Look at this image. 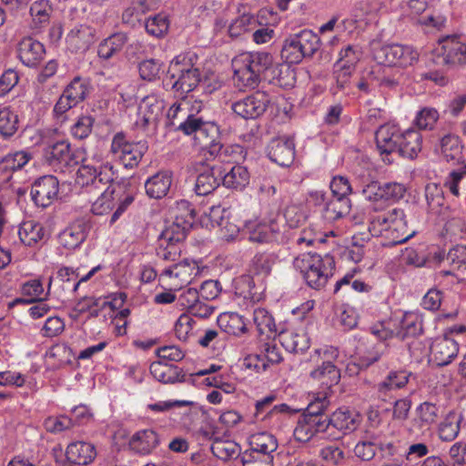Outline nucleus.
<instances>
[{
	"label": "nucleus",
	"mask_w": 466,
	"mask_h": 466,
	"mask_svg": "<svg viewBox=\"0 0 466 466\" xmlns=\"http://www.w3.org/2000/svg\"><path fill=\"white\" fill-rule=\"evenodd\" d=\"M368 229L372 237L381 238L383 246L402 244L415 235V230L409 229L406 215L401 208L370 217Z\"/></svg>",
	"instance_id": "nucleus-1"
},
{
	"label": "nucleus",
	"mask_w": 466,
	"mask_h": 466,
	"mask_svg": "<svg viewBox=\"0 0 466 466\" xmlns=\"http://www.w3.org/2000/svg\"><path fill=\"white\" fill-rule=\"evenodd\" d=\"M273 63L269 53H242L232 59L233 81L239 89L254 88L260 80V75Z\"/></svg>",
	"instance_id": "nucleus-2"
},
{
	"label": "nucleus",
	"mask_w": 466,
	"mask_h": 466,
	"mask_svg": "<svg viewBox=\"0 0 466 466\" xmlns=\"http://www.w3.org/2000/svg\"><path fill=\"white\" fill-rule=\"evenodd\" d=\"M293 266L309 287L319 290L333 276L335 260L329 254L321 256L309 252L298 256L293 261Z\"/></svg>",
	"instance_id": "nucleus-3"
},
{
	"label": "nucleus",
	"mask_w": 466,
	"mask_h": 466,
	"mask_svg": "<svg viewBox=\"0 0 466 466\" xmlns=\"http://www.w3.org/2000/svg\"><path fill=\"white\" fill-rule=\"evenodd\" d=\"M191 62L192 56L188 54H180L170 62L166 85L180 95L193 91L200 83L199 70Z\"/></svg>",
	"instance_id": "nucleus-4"
},
{
	"label": "nucleus",
	"mask_w": 466,
	"mask_h": 466,
	"mask_svg": "<svg viewBox=\"0 0 466 466\" xmlns=\"http://www.w3.org/2000/svg\"><path fill=\"white\" fill-rule=\"evenodd\" d=\"M133 201L132 194L124 192L120 185L110 184L92 203L91 212L96 216H104L116 207L109 220V224L113 225Z\"/></svg>",
	"instance_id": "nucleus-5"
},
{
	"label": "nucleus",
	"mask_w": 466,
	"mask_h": 466,
	"mask_svg": "<svg viewBox=\"0 0 466 466\" xmlns=\"http://www.w3.org/2000/svg\"><path fill=\"white\" fill-rule=\"evenodd\" d=\"M386 328L372 329V333L380 339L395 336L400 339L420 335L423 329L422 314L419 311H407L400 317L395 316Z\"/></svg>",
	"instance_id": "nucleus-6"
},
{
	"label": "nucleus",
	"mask_w": 466,
	"mask_h": 466,
	"mask_svg": "<svg viewBox=\"0 0 466 466\" xmlns=\"http://www.w3.org/2000/svg\"><path fill=\"white\" fill-rule=\"evenodd\" d=\"M373 59L389 66H412L419 57V54L411 46L398 44L383 45L380 41L373 40L370 44Z\"/></svg>",
	"instance_id": "nucleus-7"
},
{
	"label": "nucleus",
	"mask_w": 466,
	"mask_h": 466,
	"mask_svg": "<svg viewBox=\"0 0 466 466\" xmlns=\"http://www.w3.org/2000/svg\"><path fill=\"white\" fill-rule=\"evenodd\" d=\"M319 45V35L311 30L304 29L286 39L282 56L290 64H298L304 57L312 56Z\"/></svg>",
	"instance_id": "nucleus-8"
},
{
	"label": "nucleus",
	"mask_w": 466,
	"mask_h": 466,
	"mask_svg": "<svg viewBox=\"0 0 466 466\" xmlns=\"http://www.w3.org/2000/svg\"><path fill=\"white\" fill-rule=\"evenodd\" d=\"M147 148L146 141H130L120 132L113 137L110 152L126 168H134L138 166Z\"/></svg>",
	"instance_id": "nucleus-9"
},
{
	"label": "nucleus",
	"mask_w": 466,
	"mask_h": 466,
	"mask_svg": "<svg viewBox=\"0 0 466 466\" xmlns=\"http://www.w3.org/2000/svg\"><path fill=\"white\" fill-rule=\"evenodd\" d=\"M441 63L449 66H463L466 64V45L458 35H447L439 40L434 49Z\"/></svg>",
	"instance_id": "nucleus-10"
},
{
	"label": "nucleus",
	"mask_w": 466,
	"mask_h": 466,
	"mask_svg": "<svg viewBox=\"0 0 466 466\" xmlns=\"http://www.w3.org/2000/svg\"><path fill=\"white\" fill-rule=\"evenodd\" d=\"M115 178L114 167L106 162L97 168L91 164L83 163L77 170L76 183L81 187H94L99 188V185H106Z\"/></svg>",
	"instance_id": "nucleus-11"
},
{
	"label": "nucleus",
	"mask_w": 466,
	"mask_h": 466,
	"mask_svg": "<svg viewBox=\"0 0 466 466\" xmlns=\"http://www.w3.org/2000/svg\"><path fill=\"white\" fill-rule=\"evenodd\" d=\"M361 56L362 51L359 46L349 45L340 50L334 66L335 77L339 87L344 88L347 86Z\"/></svg>",
	"instance_id": "nucleus-12"
},
{
	"label": "nucleus",
	"mask_w": 466,
	"mask_h": 466,
	"mask_svg": "<svg viewBox=\"0 0 466 466\" xmlns=\"http://www.w3.org/2000/svg\"><path fill=\"white\" fill-rule=\"evenodd\" d=\"M398 83L399 77L392 74L391 66L377 63L363 73L361 80L358 83V88L368 93L370 86L391 88Z\"/></svg>",
	"instance_id": "nucleus-13"
},
{
	"label": "nucleus",
	"mask_w": 466,
	"mask_h": 466,
	"mask_svg": "<svg viewBox=\"0 0 466 466\" xmlns=\"http://www.w3.org/2000/svg\"><path fill=\"white\" fill-rule=\"evenodd\" d=\"M244 234L251 242L268 244L279 241L281 238L279 225L274 221L248 220L244 224Z\"/></svg>",
	"instance_id": "nucleus-14"
},
{
	"label": "nucleus",
	"mask_w": 466,
	"mask_h": 466,
	"mask_svg": "<svg viewBox=\"0 0 466 466\" xmlns=\"http://www.w3.org/2000/svg\"><path fill=\"white\" fill-rule=\"evenodd\" d=\"M268 103V96L258 91L234 102L231 108L244 119H255L266 111Z\"/></svg>",
	"instance_id": "nucleus-15"
},
{
	"label": "nucleus",
	"mask_w": 466,
	"mask_h": 466,
	"mask_svg": "<svg viewBox=\"0 0 466 466\" xmlns=\"http://www.w3.org/2000/svg\"><path fill=\"white\" fill-rule=\"evenodd\" d=\"M165 101L157 95L145 96L139 103L136 125L141 128L156 126L162 116Z\"/></svg>",
	"instance_id": "nucleus-16"
},
{
	"label": "nucleus",
	"mask_w": 466,
	"mask_h": 466,
	"mask_svg": "<svg viewBox=\"0 0 466 466\" xmlns=\"http://www.w3.org/2000/svg\"><path fill=\"white\" fill-rule=\"evenodd\" d=\"M58 180L54 176H44L35 181L31 187V198L38 207L46 208L57 198Z\"/></svg>",
	"instance_id": "nucleus-17"
},
{
	"label": "nucleus",
	"mask_w": 466,
	"mask_h": 466,
	"mask_svg": "<svg viewBox=\"0 0 466 466\" xmlns=\"http://www.w3.org/2000/svg\"><path fill=\"white\" fill-rule=\"evenodd\" d=\"M199 273L200 269L196 261L184 260L166 268L161 276L172 280L171 284L176 289H180L189 284Z\"/></svg>",
	"instance_id": "nucleus-18"
},
{
	"label": "nucleus",
	"mask_w": 466,
	"mask_h": 466,
	"mask_svg": "<svg viewBox=\"0 0 466 466\" xmlns=\"http://www.w3.org/2000/svg\"><path fill=\"white\" fill-rule=\"evenodd\" d=\"M178 208L186 210L187 214L182 218H177V221H173L167 225L161 232L164 237H170L175 242L179 243L186 238L187 231L192 227L195 221V211L191 208V205L187 200H180L178 202Z\"/></svg>",
	"instance_id": "nucleus-19"
},
{
	"label": "nucleus",
	"mask_w": 466,
	"mask_h": 466,
	"mask_svg": "<svg viewBox=\"0 0 466 466\" xmlns=\"http://www.w3.org/2000/svg\"><path fill=\"white\" fill-rule=\"evenodd\" d=\"M326 431H329V423L326 418L302 415L298 420L293 435L296 441L307 442L317 433Z\"/></svg>",
	"instance_id": "nucleus-20"
},
{
	"label": "nucleus",
	"mask_w": 466,
	"mask_h": 466,
	"mask_svg": "<svg viewBox=\"0 0 466 466\" xmlns=\"http://www.w3.org/2000/svg\"><path fill=\"white\" fill-rule=\"evenodd\" d=\"M52 278L49 279L47 290L45 291L42 281L39 279H32L21 284L20 293L22 298L14 299L10 306L18 304L28 305L36 301H46L50 294Z\"/></svg>",
	"instance_id": "nucleus-21"
},
{
	"label": "nucleus",
	"mask_w": 466,
	"mask_h": 466,
	"mask_svg": "<svg viewBox=\"0 0 466 466\" xmlns=\"http://www.w3.org/2000/svg\"><path fill=\"white\" fill-rule=\"evenodd\" d=\"M459 352L457 341L447 336L437 338L431 346V360L437 366L450 364Z\"/></svg>",
	"instance_id": "nucleus-22"
},
{
	"label": "nucleus",
	"mask_w": 466,
	"mask_h": 466,
	"mask_svg": "<svg viewBox=\"0 0 466 466\" xmlns=\"http://www.w3.org/2000/svg\"><path fill=\"white\" fill-rule=\"evenodd\" d=\"M88 227L84 220H76L58 235V242L66 249L79 248L87 237Z\"/></svg>",
	"instance_id": "nucleus-23"
},
{
	"label": "nucleus",
	"mask_w": 466,
	"mask_h": 466,
	"mask_svg": "<svg viewBox=\"0 0 466 466\" xmlns=\"http://www.w3.org/2000/svg\"><path fill=\"white\" fill-rule=\"evenodd\" d=\"M327 422L329 423V431L333 428L341 434H347L354 431L359 427L360 415L355 410L339 408L327 419Z\"/></svg>",
	"instance_id": "nucleus-24"
},
{
	"label": "nucleus",
	"mask_w": 466,
	"mask_h": 466,
	"mask_svg": "<svg viewBox=\"0 0 466 466\" xmlns=\"http://www.w3.org/2000/svg\"><path fill=\"white\" fill-rule=\"evenodd\" d=\"M268 157L281 167H289L295 158V143L292 138H278L271 142Z\"/></svg>",
	"instance_id": "nucleus-25"
},
{
	"label": "nucleus",
	"mask_w": 466,
	"mask_h": 466,
	"mask_svg": "<svg viewBox=\"0 0 466 466\" xmlns=\"http://www.w3.org/2000/svg\"><path fill=\"white\" fill-rule=\"evenodd\" d=\"M224 171L218 166H207L198 175L195 191L199 196H206L213 192L222 182Z\"/></svg>",
	"instance_id": "nucleus-26"
},
{
	"label": "nucleus",
	"mask_w": 466,
	"mask_h": 466,
	"mask_svg": "<svg viewBox=\"0 0 466 466\" xmlns=\"http://www.w3.org/2000/svg\"><path fill=\"white\" fill-rule=\"evenodd\" d=\"M159 444V437L152 429H144L135 432L129 439L128 445L136 453L147 455Z\"/></svg>",
	"instance_id": "nucleus-27"
},
{
	"label": "nucleus",
	"mask_w": 466,
	"mask_h": 466,
	"mask_svg": "<svg viewBox=\"0 0 466 466\" xmlns=\"http://www.w3.org/2000/svg\"><path fill=\"white\" fill-rule=\"evenodd\" d=\"M66 457L72 463L87 465L96 457V451L90 442L82 441H73L66 447Z\"/></svg>",
	"instance_id": "nucleus-28"
},
{
	"label": "nucleus",
	"mask_w": 466,
	"mask_h": 466,
	"mask_svg": "<svg viewBox=\"0 0 466 466\" xmlns=\"http://www.w3.org/2000/svg\"><path fill=\"white\" fill-rule=\"evenodd\" d=\"M398 152L408 158H415L422 148V137L419 130L410 127L400 134Z\"/></svg>",
	"instance_id": "nucleus-29"
},
{
	"label": "nucleus",
	"mask_w": 466,
	"mask_h": 466,
	"mask_svg": "<svg viewBox=\"0 0 466 466\" xmlns=\"http://www.w3.org/2000/svg\"><path fill=\"white\" fill-rule=\"evenodd\" d=\"M400 131L390 124L381 126L376 132V144L381 154L398 151Z\"/></svg>",
	"instance_id": "nucleus-30"
},
{
	"label": "nucleus",
	"mask_w": 466,
	"mask_h": 466,
	"mask_svg": "<svg viewBox=\"0 0 466 466\" xmlns=\"http://www.w3.org/2000/svg\"><path fill=\"white\" fill-rule=\"evenodd\" d=\"M411 373L405 370H391L376 385V390L380 398L388 396L394 390L404 388L409 382Z\"/></svg>",
	"instance_id": "nucleus-31"
},
{
	"label": "nucleus",
	"mask_w": 466,
	"mask_h": 466,
	"mask_svg": "<svg viewBox=\"0 0 466 466\" xmlns=\"http://www.w3.org/2000/svg\"><path fill=\"white\" fill-rule=\"evenodd\" d=\"M45 53L44 46L37 40L26 37L18 46V56L27 66H35L42 59Z\"/></svg>",
	"instance_id": "nucleus-32"
},
{
	"label": "nucleus",
	"mask_w": 466,
	"mask_h": 466,
	"mask_svg": "<svg viewBox=\"0 0 466 466\" xmlns=\"http://www.w3.org/2000/svg\"><path fill=\"white\" fill-rule=\"evenodd\" d=\"M172 184V173L160 171L148 177L145 182L147 195L151 198H161L165 197Z\"/></svg>",
	"instance_id": "nucleus-33"
},
{
	"label": "nucleus",
	"mask_w": 466,
	"mask_h": 466,
	"mask_svg": "<svg viewBox=\"0 0 466 466\" xmlns=\"http://www.w3.org/2000/svg\"><path fill=\"white\" fill-rule=\"evenodd\" d=\"M463 420L461 413L450 410L438 425V436L442 441H452L457 438L461 431V423Z\"/></svg>",
	"instance_id": "nucleus-34"
},
{
	"label": "nucleus",
	"mask_w": 466,
	"mask_h": 466,
	"mask_svg": "<svg viewBox=\"0 0 466 466\" xmlns=\"http://www.w3.org/2000/svg\"><path fill=\"white\" fill-rule=\"evenodd\" d=\"M279 342L289 352H304L309 348V339L303 330L287 329L279 334Z\"/></svg>",
	"instance_id": "nucleus-35"
},
{
	"label": "nucleus",
	"mask_w": 466,
	"mask_h": 466,
	"mask_svg": "<svg viewBox=\"0 0 466 466\" xmlns=\"http://www.w3.org/2000/svg\"><path fill=\"white\" fill-rule=\"evenodd\" d=\"M250 452L259 453L260 456H268L271 461L279 447L276 437L268 432L253 434L249 439Z\"/></svg>",
	"instance_id": "nucleus-36"
},
{
	"label": "nucleus",
	"mask_w": 466,
	"mask_h": 466,
	"mask_svg": "<svg viewBox=\"0 0 466 466\" xmlns=\"http://www.w3.org/2000/svg\"><path fill=\"white\" fill-rule=\"evenodd\" d=\"M350 200L349 198H341L332 195L328 199L326 206L321 209L322 218L328 222H334L350 211Z\"/></svg>",
	"instance_id": "nucleus-37"
},
{
	"label": "nucleus",
	"mask_w": 466,
	"mask_h": 466,
	"mask_svg": "<svg viewBox=\"0 0 466 466\" xmlns=\"http://www.w3.org/2000/svg\"><path fill=\"white\" fill-rule=\"evenodd\" d=\"M222 183L228 188L243 190L250 182V174L242 165H234L228 172L222 174Z\"/></svg>",
	"instance_id": "nucleus-38"
},
{
	"label": "nucleus",
	"mask_w": 466,
	"mask_h": 466,
	"mask_svg": "<svg viewBox=\"0 0 466 466\" xmlns=\"http://www.w3.org/2000/svg\"><path fill=\"white\" fill-rule=\"evenodd\" d=\"M209 157L214 159L217 158L221 163L237 165L245 158V151L239 145H222L219 142V144L213 146Z\"/></svg>",
	"instance_id": "nucleus-39"
},
{
	"label": "nucleus",
	"mask_w": 466,
	"mask_h": 466,
	"mask_svg": "<svg viewBox=\"0 0 466 466\" xmlns=\"http://www.w3.org/2000/svg\"><path fill=\"white\" fill-rule=\"evenodd\" d=\"M219 128L212 122L204 124L195 136V143L203 152L211 154L213 146L219 144Z\"/></svg>",
	"instance_id": "nucleus-40"
},
{
	"label": "nucleus",
	"mask_w": 466,
	"mask_h": 466,
	"mask_svg": "<svg viewBox=\"0 0 466 466\" xmlns=\"http://www.w3.org/2000/svg\"><path fill=\"white\" fill-rule=\"evenodd\" d=\"M17 235L24 245L32 247L44 238L46 230L41 223L35 220H27L20 225Z\"/></svg>",
	"instance_id": "nucleus-41"
},
{
	"label": "nucleus",
	"mask_w": 466,
	"mask_h": 466,
	"mask_svg": "<svg viewBox=\"0 0 466 466\" xmlns=\"http://www.w3.org/2000/svg\"><path fill=\"white\" fill-rule=\"evenodd\" d=\"M309 376L311 379L329 388L339 383L340 372L331 361L323 360L320 365L310 371Z\"/></svg>",
	"instance_id": "nucleus-42"
},
{
	"label": "nucleus",
	"mask_w": 466,
	"mask_h": 466,
	"mask_svg": "<svg viewBox=\"0 0 466 466\" xmlns=\"http://www.w3.org/2000/svg\"><path fill=\"white\" fill-rule=\"evenodd\" d=\"M218 327L226 333L240 336L247 332V323L243 317L235 312L221 313L217 319Z\"/></svg>",
	"instance_id": "nucleus-43"
},
{
	"label": "nucleus",
	"mask_w": 466,
	"mask_h": 466,
	"mask_svg": "<svg viewBox=\"0 0 466 466\" xmlns=\"http://www.w3.org/2000/svg\"><path fill=\"white\" fill-rule=\"evenodd\" d=\"M29 12L32 27L40 30L49 24L53 7L49 0H35L32 3Z\"/></svg>",
	"instance_id": "nucleus-44"
},
{
	"label": "nucleus",
	"mask_w": 466,
	"mask_h": 466,
	"mask_svg": "<svg viewBox=\"0 0 466 466\" xmlns=\"http://www.w3.org/2000/svg\"><path fill=\"white\" fill-rule=\"evenodd\" d=\"M46 157L51 165L69 166L73 162L70 144L66 140L57 141L47 147Z\"/></svg>",
	"instance_id": "nucleus-45"
},
{
	"label": "nucleus",
	"mask_w": 466,
	"mask_h": 466,
	"mask_svg": "<svg viewBox=\"0 0 466 466\" xmlns=\"http://www.w3.org/2000/svg\"><path fill=\"white\" fill-rule=\"evenodd\" d=\"M66 41L74 49L85 50L94 41V30L86 25H76L68 33Z\"/></svg>",
	"instance_id": "nucleus-46"
},
{
	"label": "nucleus",
	"mask_w": 466,
	"mask_h": 466,
	"mask_svg": "<svg viewBox=\"0 0 466 466\" xmlns=\"http://www.w3.org/2000/svg\"><path fill=\"white\" fill-rule=\"evenodd\" d=\"M253 321L260 336L267 339L274 338L277 334L275 320L272 315L265 309L257 308L253 311Z\"/></svg>",
	"instance_id": "nucleus-47"
},
{
	"label": "nucleus",
	"mask_w": 466,
	"mask_h": 466,
	"mask_svg": "<svg viewBox=\"0 0 466 466\" xmlns=\"http://www.w3.org/2000/svg\"><path fill=\"white\" fill-rule=\"evenodd\" d=\"M19 118L17 112L10 106L0 107V135L11 137L18 130Z\"/></svg>",
	"instance_id": "nucleus-48"
},
{
	"label": "nucleus",
	"mask_w": 466,
	"mask_h": 466,
	"mask_svg": "<svg viewBox=\"0 0 466 466\" xmlns=\"http://www.w3.org/2000/svg\"><path fill=\"white\" fill-rule=\"evenodd\" d=\"M127 42L124 33H117L105 39L98 46V56L103 59H109L119 53Z\"/></svg>",
	"instance_id": "nucleus-49"
},
{
	"label": "nucleus",
	"mask_w": 466,
	"mask_h": 466,
	"mask_svg": "<svg viewBox=\"0 0 466 466\" xmlns=\"http://www.w3.org/2000/svg\"><path fill=\"white\" fill-rule=\"evenodd\" d=\"M240 446L230 440L215 439L211 444V451L222 461L236 459L240 454Z\"/></svg>",
	"instance_id": "nucleus-50"
},
{
	"label": "nucleus",
	"mask_w": 466,
	"mask_h": 466,
	"mask_svg": "<svg viewBox=\"0 0 466 466\" xmlns=\"http://www.w3.org/2000/svg\"><path fill=\"white\" fill-rule=\"evenodd\" d=\"M150 373L157 381L162 383H174L179 377L177 367L168 365L162 360L151 363Z\"/></svg>",
	"instance_id": "nucleus-51"
},
{
	"label": "nucleus",
	"mask_w": 466,
	"mask_h": 466,
	"mask_svg": "<svg viewBox=\"0 0 466 466\" xmlns=\"http://www.w3.org/2000/svg\"><path fill=\"white\" fill-rule=\"evenodd\" d=\"M201 103L196 102L194 109L188 110L187 116L177 124V129L183 132L185 135H194L195 137L198 131L207 123L196 115V113L201 110Z\"/></svg>",
	"instance_id": "nucleus-52"
},
{
	"label": "nucleus",
	"mask_w": 466,
	"mask_h": 466,
	"mask_svg": "<svg viewBox=\"0 0 466 466\" xmlns=\"http://www.w3.org/2000/svg\"><path fill=\"white\" fill-rule=\"evenodd\" d=\"M327 234L318 228L317 225L309 224L304 228L296 237V243L302 247H310L316 244L326 242Z\"/></svg>",
	"instance_id": "nucleus-53"
},
{
	"label": "nucleus",
	"mask_w": 466,
	"mask_h": 466,
	"mask_svg": "<svg viewBox=\"0 0 466 466\" xmlns=\"http://www.w3.org/2000/svg\"><path fill=\"white\" fill-rule=\"evenodd\" d=\"M425 198L430 210L433 213H441L445 208L443 189L436 183H429L425 187Z\"/></svg>",
	"instance_id": "nucleus-54"
},
{
	"label": "nucleus",
	"mask_w": 466,
	"mask_h": 466,
	"mask_svg": "<svg viewBox=\"0 0 466 466\" xmlns=\"http://www.w3.org/2000/svg\"><path fill=\"white\" fill-rule=\"evenodd\" d=\"M439 150L447 162L459 160L461 155L459 137L453 135L444 136L440 142Z\"/></svg>",
	"instance_id": "nucleus-55"
},
{
	"label": "nucleus",
	"mask_w": 466,
	"mask_h": 466,
	"mask_svg": "<svg viewBox=\"0 0 466 466\" xmlns=\"http://www.w3.org/2000/svg\"><path fill=\"white\" fill-rule=\"evenodd\" d=\"M276 257L270 253L256 254L250 263V272L259 277H267L270 274Z\"/></svg>",
	"instance_id": "nucleus-56"
},
{
	"label": "nucleus",
	"mask_w": 466,
	"mask_h": 466,
	"mask_svg": "<svg viewBox=\"0 0 466 466\" xmlns=\"http://www.w3.org/2000/svg\"><path fill=\"white\" fill-rule=\"evenodd\" d=\"M89 92L88 81L85 78L75 77L65 88L64 94L78 105L82 102Z\"/></svg>",
	"instance_id": "nucleus-57"
},
{
	"label": "nucleus",
	"mask_w": 466,
	"mask_h": 466,
	"mask_svg": "<svg viewBox=\"0 0 466 466\" xmlns=\"http://www.w3.org/2000/svg\"><path fill=\"white\" fill-rule=\"evenodd\" d=\"M416 416L420 427L428 428L437 421L439 408L432 402H422L416 408Z\"/></svg>",
	"instance_id": "nucleus-58"
},
{
	"label": "nucleus",
	"mask_w": 466,
	"mask_h": 466,
	"mask_svg": "<svg viewBox=\"0 0 466 466\" xmlns=\"http://www.w3.org/2000/svg\"><path fill=\"white\" fill-rule=\"evenodd\" d=\"M258 352L268 368L271 365L279 364L282 360L280 350L276 342L271 339H268L267 341H261Z\"/></svg>",
	"instance_id": "nucleus-59"
},
{
	"label": "nucleus",
	"mask_w": 466,
	"mask_h": 466,
	"mask_svg": "<svg viewBox=\"0 0 466 466\" xmlns=\"http://www.w3.org/2000/svg\"><path fill=\"white\" fill-rule=\"evenodd\" d=\"M193 109L194 106H191L190 101L187 99H182L174 103L167 113V124L177 129V124L187 116L188 110Z\"/></svg>",
	"instance_id": "nucleus-60"
},
{
	"label": "nucleus",
	"mask_w": 466,
	"mask_h": 466,
	"mask_svg": "<svg viewBox=\"0 0 466 466\" xmlns=\"http://www.w3.org/2000/svg\"><path fill=\"white\" fill-rule=\"evenodd\" d=\"M30 159L31 155L26 151H15L3 157L0 168L4 171H15L21 169Z\"/></svg>",
	"instance_id": "nucleus-61"
},
{
	"label": "nucleus",
	"mask_w": 466,
	"mask_h": 466,
	"mask_svg": "<svg viewBox=\"0 0 466 466\" xmlns=\"http://www.w3.org/2000/svg\"><path fill=\"white\" fill-rule=\"evenodd\" d=\"M147 32L156 37L165 35L169 28V20L166 14L160 13L150 16L146 21Z\"/></svg>",
	"instance_id": "nucleus-62"
},
{
	"label": "nucleus",
	"mask_w": 466,
	"mask_h": 466,
	"mask_svg": "<svg viewBox=\"0 0 466 466\" xmlns=\"http://www.w3.org/2000/svg\"><path fill=\"white\" fill-rule=\"evenodd\" d=\"M229 217V212L221 206H213L208 212H205L200 218L202 226L207 228H218Z\"/></svg>",
	"instance_id": "nucleus-63"
},
{
	"label": "nucleus",
	"mask_w": 466,
	"mask_h": 466,
	"mask_svg": "<svg viewBox=\"0 0 466 466\" xmlns=\"http://www.w3.org/2000/svg\"><path fill=\"white\" fill-rule=\"evenodd\" d=\"M245 222H237L233 217H228L218 228V235L220 238L229 241L236 239L241 229L244 230Z\"/></svg>",
	"instance_id": "nucleus-64"
}]
</instances>
